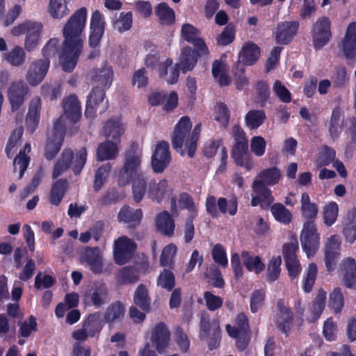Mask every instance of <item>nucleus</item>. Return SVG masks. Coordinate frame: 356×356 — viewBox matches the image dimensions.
Returning <instances> with one entry per match:
<instances>
[{
    "label": "nucleus",
    "instance_id": "864d4df0",
    "mask_svg": "<svg viewBox=\"0 0 356 356\" xmlns=\"http://www.w3.org/2000/svg\"><path fill=\"white\" fill-rule=\"evenodd\" d=\"M317 273L316 264L314 263L309 264L302 280V289L305 293H309L312 291L316 280Z\"/></svg>",
    "mask_w": 356,
    "mask_h": 356
},
{
    "label": "nucleus",
    "instance_id": "a211bd4d",
    "mask_svg": "<svg viewBox=\"0 0 356 356\" xmlns=\"http://www.w3.org/2000/svg\"><path fill=\"white\" fill-rule=\"evenodd\" d=\"M29 92V87L23 81H15L8 90V97L13 111H17L22 106Z\"/></svg>",
    "mask_w": 356,
    "mask_h": 356
},
{
    "label": "nucleus",
    "instance_id": "4d7b16f0",
    "mask_svg": "<svg viewBox=\"0 0 356 356\" xmlns=\"http://www.w3.org/2000/svg\"><path fill=\"white\" fill-rule=\"evenodd\" d=\"M63 143V139L49 137L45 145L44 156L47 160H52L60 150Z\"/></svg>",
    "mask_w": 356,
    "mask_h": 356
},
{
    "label": "nucleus",
    "instance_id": "774afa93",
    "mask_svg": "<svg viewBox=\"0 0 356 356\" xmlns=\"http://www.w3.org/2000/svg\"><path fill=\"white\" fill-rule=\"evenodd\" d=\"M230 119V112L225 103L218 104L217 110L214 120L219 122L222 127L226 128L229 124Z\"/></svg>",
    "mask_w": 356,
    "mask_h": 356
},
{
    "label": "nucleus",
    "instance_id": "39448f33",
    "mask_svg": "<svg viewBox=\"0 0 356 356\" xmlns=\"http://www.w3.org/2000/svg\"><path fill=\"white\" fill-rule=\"evenodd\" d=\"M87 156L86 147H81L75 156L72 149H65L54 165L52 178L56 179L70 168L75 175H79L86 163Z\"/></svg>",
    "mask_w": 356,
    "mask_h": 356
},
{
    "label": "nucleus",
    "instance_id": "4468645a",
    "mask_svg": "<svg viewBox=\"0 0 356 356\" xmlns=\"http://www.w3.org/2000/svg\"><path fill=\"white\" fill-rule=\"evenodd\" d=\"M341 241L338 235L334 234L327 238L325 244V264L327 271L332 272L335 268L341 254Z\"/></svg>",
    "mask_w": 356,
    "mask_h": 356
},
{
    "label": "nucleus",
    "instance_id": "13d9d810",
    "mask_svg": "<svg viewBox=\"0 0 356 356\" xmlns=\"http://www.w3.org/2000/svg\"><path fill=\"white\" fill-rule=\"evenodd\" d=\"M157 285L162 289L171 291L175 286L174 273L168 269H164L157 278Z\"/></svg>",
    "mask_w": 356,
    "mask_h": 356
},
{
    "label": "nucleus",
    "instance_id": "58836bf2",
    "mask_svg": "<svg viewBox=\"0 0 356 356\" xmlns=\"http://www.w3.org/2000/svg\"><path fill=\"white\" fill-rule=\"evenodd\" d=\"M29 26L25 39V48L29 51L33 50L38 44L42 30V24L41 23L33 22Z\"/></svg>",
    "mask_w": 356,
    "mask_h": 356
},
{
    "label": "nucleus",
    "instance_id": "e433bc0d",
    "mask_svg": "<svg viewBox=\"0 0 356 356\" xmlns=\"http://www.w3.org/2000/svg\"><path fill=\"white\" fill-rule=\"evenodd\" d=\"M131 182H132L134 200L136 203H139L147 192V177L145 173H140L136 177H134Z\"/></svg>",
    "mask_w": 356,
    "mask_h": 356
},
{
    "label": "nucleus",
    "instance_id": "bf43d9fd",
    "mask_svg": "<svg viewBox=\"0 0 356 356\" xmlns=\"http://www.w3.org/2000/svg\"><path fill=\"white\" fill-rule=\"evenodd\" d=\"M282 259L280 257H273L267 268V282L271 283L276 281L280 275Z\"/></svg>",
    "mask_w": 356,
    "mask_h": 356
},
{
    "label": "nucleus",
    "instance_id": "7c9ffc66",
    "mask_svg": "<svg viewBox=\"0 0 356 356\" xmlns=\"http://www.w3.org/2000/svg\"><path fill=\"white\" fill-rule=\"evenodd\" d=\"M260 54V49L256 44L245 43L238 55L239 61L246 65H252L259 58Z\"/></svg>",
    "mask_w": 356,
    "mask_h": 356
},
{
    "label": "nucleus",
    "instance_id": "6ab92c4d",
    "mask_svg": "<svg viewBox=\"0 0 356 356\" xmlns=\"http://www.w3.org/2000/svg\"><path fill=\"white\" fill-rule=\"evenodd\" d=\"M231 154L236 165L248 171L254 168L252 157L248 153V143H234Z\"/></svg>",
    "mask_w": 356,
    "mask_h": 356
},
{
    "label": "nucleus",
    "instance_id": "2f4dec72",
    "mask_svg": "<svg viewBox=\"0 0 356 356\" xmlns=\"http://www.w3.org/2000/svg\"><path fill=\"white\" fill-rule=\"evenodd\" d=\"M124 313L125 307L124 304L121 301L117 300L108 305L104 314V318L106 323L111 325L122 321Z\"/></svg>",
    "mask_w": 356,
    "mask_h": 356
},
{
    "label": "nucleus",
    "instance_id": "423d86ee",
    "mask_svg": "<svg viewBox=\"0 0 356 356\" xmlns=\"http://www.w3.org/2000/svg\"><path fill=\"white\" fill-rule=\"evenodd\" d=\"M205 207L207 212L212 218H217L219 212L234 216L238 211V200L236 196H232L229 200L222 197L217 200L215 196L209 195L206 199Z\"/></svg>",
    "mask_w": 356,
    "mask_h": 356
},
{
    "label": "nucleus",
    "instance_id": "f8f14e48",
    "mask_svg": "<svg viewBox=\"0 0 356 356\" xmlns=\"http://www.w3.org/2000/svg\"><path fill=\"white\" fill-rule=\"evenodd\" d=\"M171 161L170 145L166 141L161 140L156 145L152 156V167L154 172L161 173L168 166Z\"/></svg>",
    "mask_w": 356,
    "mask_h": 356
},
{
    "label": "nucleus",
    "instance_id": "4be33fe9",
    "mask_svg": "<svg viewBox=\"0 0 356 356\" xmlns=\"http://www.w3.org/2000/svg\"><path fill=\"white\" fill-rule=\"evenodd\" d=\"M143 216L142 209H134L128 205H124L118 214V220L120 222L127 224L129 229H135L140 225Z\"/></svg>",
    "mask_w": 356,
    "mask_h": 356
},
{
    "label": "nucleus",
    "instance_id": "79ce46f5",
    "mask_svg": "<svg viewBox=\"0 0 356 356\" xmlns=\"http://www.w3.org/2000/svg\"><path fill=\"white\" fill-rule=\"evenodd\" d=\"M108 295L107 286L104 282L96 283L90 294V300L97 307H101L106 302Z\"/></svg>",
    "mask_w": 356,
    "mask_h": 356
},
{
    "label": "nucleus",
    "instance_id": "f3484780",
    "mask_svg": "<svg viewBox=\"0 0 356 356\" xmlns=\"http://www.w3.org/2000/svg\"><path fill=\"white\" fill-rule=\"evenodd\" d=\"M170 202L172 213H177L178 209L186 210L188 212V217L196 218L197 216V207L193 197L187 192L180 193L177 201L175 197H172Z\"/></svg>",
    "mask_w": 356,
    "mask_h": 356
},
{
    "label": "nucleus",
    "instance_id": "680f3d73",
    "mask_svg": "<svg viewBox=\"0 0 356 356\" xmlns=\"http://www.w3.org/2000/svg\"><path fill=\"white\" fill-rule=\"evenodd\" d=\"M177 252V247L173 244L165 246L160 257V264L161 266L172 268L174 257Z\"/></svg>",
    "mask_w": 356,
    "mask_h": 356
},
{
    "label": "nucleus",
    "instance_id": "7ed1b4c3",
    "mask_svg": "<svg viewBox=\"0 0 356 356\" xmlns=\"http://www.w3.org/2000/svg\"><path fill=\"white\" fill-rule=\"evenodd\" d=\"M258 178L253 181L252 187L255 193L264 197L261 209H266L275 200L271 190L267 186H275L279 183L282 178L281 170L277 166L268 168L259 172Z\"/></svg>",
    "mask_w": 356,
    "mask_h": 356
},
{
    "label": "nucleus",
    "instance_id": "ddd939ff",
    "mask_svg": "<svg viewBox=\"0 0 356 356\" xmlns=\"http://www.w3.org/2000/svg\"><path fill=\"white\" fill-rule=\"evenodd\" d=\"M170 336V331L165 322H159L152 327L150 341L159 353H165L169 346Z\"/></svg>",
    "mask_w": 356,
    "mask_h": 356
},
{
    "label": "nucleus",
    "instance_id": "6e6d98bb",
    "mask_svg": "<svg viewBox=\"0 0 356 356\" xmlns=\"http://www.w3.org/2000/svg\"><path fill=\"white\" fill-rule=\"evenodd\" d=\"M111 170V165L109 163L103 164L97 168L93 184L94 190L96 192L99 191L105 184Z\"/></svg>",
    "mask_w": 356,
    "mask_h": 356
},
{
    "label": "nucleus",
    "instance_id": "f03ea898",
    "mask_svg": "<svg viewBox=\"0 0 356 356\" xmlns=\"http://www.w3.org/2000/svg\"><path fill=\"white\" fill-rule=\"evenodd\" d=\"M191 127L190 118L181 117L175 127L172 136V145L181 156H184L187 154L189 157L193 158L200 139L201 124H196L192 131Z\"/></svg>",
    "mask_w": 356,
    "mask_h": 356
},
{
    "label": "nucleus",
    "instance_id": "0e129e2a",
    "mask_svg": "<svg viewBox=\"0 0 356 356\" xmlns=\"http://www.w3.org/2000/svg\"><path fill=\"white\" fill-rule=\"evenodd\" d=\"M236 30L234 26L229 23L216 38L217 44L226 46L231 44L235 39Z\"/></svg>",
    "mask_w": 356,
    "mask_h": 356
},
{
    "label": "nucleus",
    "instance_id": "c9c22d12",
    "mask_svg": "<svg viewBox=\"0 0 356 356\" xmlns=\"http://www.w3.org/2000/svg\"><path fill=\"white\" fill-rule=\"evenodd\" d=\"M113 78V70L107 62L103 63L102 67L97 69L92 77L94 82L99 83L102 87L109 88Z\"/></svg>",
    "mask_w": 356,
    "mask_h": 356
},
{
    "label": "nucleus",
    "instance_id": "9b49d317",
    "mask_svg": "<svg viewBox=\"0 0 356 356\" xmlns=\"http://www.w3.org/2000/svg\"><path fill=\"white\" fill-rule=\"evenodd\" d=\"M276 306L275 323L278 330L288 337L294 321L293 312L283 298L277 300Z\"/></svg>",
    "mask_w": 356,
    "mask_h": 356
},
{
    "label": "nucleus",
    "instance_id": "2eb2a0df",
    "mask_svg": "<svg viewBox=\"0 0 356 356\" xmlns=\"http://www.w3.org/2000/svg\"><path fill=\"white\" fill-rule=\"evenodd\" d=\"M82 263H86L90 270L96 275L103 273V259L98 246H86L80 254Z\"/></svg>",
    "mask_w": 356,
    "mask_h": 356
},
{
    "label": "nucleus",
    "instance_id": "473e14b6",
    "mask_svg": "<svg viewBox=\"0 0 356 356\" xmlns=\"http://www.w3.org/2000/svg\"><path fill=\"white\" fill-rule=\"evenodd\" d=\"M69 188V183L66 179H59L52 184L49 202L55 206H58Z\"/></svg>",
    "mask_w": 356,
    "mask_h": 356
},
{
    "label": "nucleus",
    "instance_id": "72a5a7b5",
    "mask_svg": "<svg viewBox=\"0 0 356 356\" xmlns=\"http://www.w3.org/2000/svg\"><path fill=\"white\" fill-rule=\"evenodd\" d=\"M133 300L134 304L142 311L149 312L151 306V298L145 285L139 284L134 294Z\"/></svg>",
    "mask_w": 356,
    "mask_h": 356
},
{
    "label": "nucleus",
    "instance_id": "37998d69",
    "mask_svg": "<svg viewBox=\"0 0 356 356\" xmlns=\"http://www.w3.org/2000/svg\"><path fill=\"white\" fill-rule=\"evenodd\" d=\"M155 14L163 25H171L175 21V13L166 3H159L155 8Z\"/></svg>",
    "mask_w": 356,
    "mask_h": 356
},
{
    "label": "nucleus",
    "instance_id": "c03bdc74",
    "mask_svg": "<svg viewBox=\"0 0 356 356\" xmlns=\"http://www.w3.org/2000/svg\"><path fill=\"white\" fill-rule=\"evenodd\" d=\"M341 115L342 111L339 106L333 108L329 123V132L332 138H337L341 132L343 124Z\"/></svg>",
    "mask_w": 356,
    "mask_h": 356
},
{
    "label": "nucleus",
    "instance_id": "f704fd0d",
    "mask_svg": "<svg viewBox=\"0 0 356 356\" xmlns=\"http://www.w3.org/2000/svg\"><path fill=\"white\" fill-rule=\"evenodd\" d=\"M200 330L199 337L201 340H205L211 332L213 336H218V334H220L218 320L213 319L211 321L209 317H201Z\"/></svg>",
    "mask_w": 356,
    "mask_h": 356
},
{
    "label": "nucleus",
    "instance_id": "5701e85b",
    "mask_svg": "<svg viewBox=\"0 0 356 356\" xmlns=\"http://www.w3.org/2000/svg\"><path fill=\"white\" fill-rule=\"evenodd\" d=\"M209 54L204 53L199 50V49H193L187 46L182 49L180 56V65H181V71L186 73L188 71L193 70L197 64V60L201 56H207Z\"/></svg>",
    "mask_w": 356,
    "mask_h": 356
},
{
    "label": "nucleus",
    "instance_id": "052dcab7",
    "mask_svg": "<svg viewBox=\"0 0 356 356\" xmlns=\"http://www.w3.org/2000/svg\"><path fill=\"white\" fill-rule=\"evenodd\" d=\"M257 102L261 107H264L268 102L270 90L269 86L265 81H259L256 83Z\"/></svg>",
    "mask_w": 356,
    "mask_h": 356
},
{
    "label": "nucleus",
    "instance_id": "20e7f679",
    "mask_svg": "<svg viewBox=\"0 0 356 356\" xmlns=\"http://www.w3.org/2000/svg\"><path fill=\"white\" fill-rule=\"evenodd\" d=\"M142 150L138 143L132 142L124 153V162L120 170L118 184L124 186L131 180L142 173L140 171L141 165Z\"/></svg>",
    "mask_w": 356,
    "mask_h": 356
},
{
    "label": "nucleus",
    "instance_id": "393cba45",
    "mask_svg": "<svg viewBox=\"0 0 356 356\" xmlns=\"http://www.w3.org/2000/svg\"><path fill=\"white\" fill-rule=\"evenodd\" d=\"M42 102L40 97H37L31 100L26 116V127L30 134L34 133L38 126Z\"/></svg>",
    "mask_w": 356,
    "mask_h": 356
},
{
    "label": "nucleus",
    "instance_id": "6e6552de",
    "mask_svg": "<svg viewBox=\"0 0 356 356\" xmlns=\"http://www.w3.org/2000/svg\"><path fill=\"white\" fill-rule=\"evenodd\" d=\"M302 250L308 257H314L320 246V234L316 225L312 222H304L300 234Z\"/></svg>",
    "mask_w": 356,
    "mask_h": 356
},
{
    "label": "nucleus",
    "instance_id": "1a4fd4ad",
    "mask_svg": "<svg viewBox=\"0 0 356 356\" xmlns=\"http://www.w3.org/2000/svg\"><path fill=\"white\" fill-rule=\"evenodd\" d=\"M311 35L316 50H319L326 45L332 37L330 19L325 16L318 18L312 26Z\"/></svg>",
    "mask_w": 356,
    "mask_h": 356
},
{
    "label": "nucleus",
    "instance_id": "8fccbe9b",
    "mask_svg": "<svg viewBox=\"0 0 356 356\" xmlns=\"http://www.w3.org/2000/svg\"><path fill=\"white\" fill-rule=\"evenodd\" d=\"M266 118L264 110H250L245 116V124L251 129L259 128Z\"/></svg>",
    "mask_w": 356,
    "mask_h": 356
},
{
    "label": "nucleus",
    "instance_id": "338daca9",
    "mask_svg": "<svg viewBox=\"0 0 356 356\" xmlns=\"http://www.w3.org/2000/svg\"><path fill=\"white\" fill-rule=\"evenodd\" d=\"M60 49L59 40L54 38H51L42 49L44 59L42 60H49L52 57L56 56Z\"/></svg>",
    "mask_w": 356,
    "mask_h": 356
},
{
    "label": "nucleus",
    "instance_id": "603ef678",
    "mask_svg": "<svg viewBox=\"0 0 356 356\" xmlns=\"http://www.w3.org/2000/svg\"><path fill=\"white\" fill-rule=\"evenodd\" d=\"M328 306L334 314L341 313L344 306V298L341 288H334L330 293Z\"/></svg>",
    "mask_w": 356,
    "mask_h": 356
},
{
    "label": "nucleus",
    "instance_id": "c756f323",
    "mask_svg": "<svg viewBox=\"0 0 356 356\" xmlns=\"http://www.w3.org/2000/svg\"><path fill=\"white\" fill-rule=\"evenodd\" d=\"M155 225L159 232L167 236H172L175 231V220L170 213L163 211L156 215Z\"/></svg>",
    "mask_w": 356,
    "mask_h": 356
},
{
    "label": "nucleus",
    "instance_id": "ea45409f",
    "mask_svg": "<svg viewBox=\"0 0 356 356\" xmlns=\"http://www.w3.org/2000/svg\"><path fill=\"white\" fill-rule=\"evenodd\" d=\"M140 271L132 266L122 268L117 274V281L121 285L136 283L139 280Z\"/></svg>",
    "mask_w": 356,
    "mask_h": 356
},
{
    "label": "nucleus",
    "instance_id": "c85d7f7f",
    "mask_svg": "<svg viewBox=\"0 0 356 356\" xmlns=\"http://www.w3.org/2000/svg\"><path fill=\"white\" fill-rule=\"evenodd\" d=\"M119 143L106 140L101 143L97 149V159L99 161L115 159L118 154Z\"/></svg>",
    "mask_w": 356,
    "mask_h": 356
},
{
    "label": "nucleus",
    "instance_id": "a19ab883",
    "mask_svg": "<svg viewBox=\"0 0 356 356\" xmlns=\"http://www.w3.org/2000/svg\"><path fill=\"white\" fill-rule=\"evenodd\" d=\"M241 257L243 265L248 271L259 274L264 270L265 264L262 262L259 256L253 257L250 255L248 251H243Z\"/></svg>",
    "mask_w": 356,
    "mask_h": 356
},
{
    "label": "nucleus",
    "instance_id": "a18cd8bd",
    "mask_svg": "<svg viewBox=\"0 0 356 356\" xmlns=\"http://www.w3.org/2000/svg\"><path fill=\"white\" fill-rule=\"evenodd\" d=\"M3 58L10 65L19 67L25 63L26 53L20 46H15L10 51L3 54Z\"/></svg>",
    "mask_w": 356,
    "mask_h": 356
},
{
    "label": "nucleus",
    "instance_id": "aec40b11",
    "mask_svg": "<svg viewBox=\"0 0 356 356\" xmlns=\"http://www.w3.org/2000/svg\"><path fill=\"white\" fill-rule=\"evenodd\" d=\"M50 60H37L31 63L26 79L31 86L39 85L44 79L49 67Z\"/></svg>",
    "mask_w": 356,
    "mask_h": 356
},
{
    "label": "nucleus",
    "instance_id": "09e8293b",
    "mask_svg": "<svg viewBox=\"0 0 356 356\" xmlns=\"http://www.w3.org/2000/svg\"><path fill=\"white\" fill-rule=\"evenodd\" d=\"M83 325L88 332L89 337H93L96 334L99 333L102 329V323L99 312L89 314L84 320Z\"/></svg>",
    "mask_w": 356,
    "mask_h": 356
},
{
    "label": "nucleus",
    "instance_id": "de8ad7c7",
    "mask_svg": "<svg viewBox=\"0 0 356 356\" xmlns=\"http://www.w3.org/2000/svg\"><path fill=\"white\" fill-rule=\"evenodd\" d=\"M48 12L54 19H62L70 13L66 0H50Z\"/></svg>",
    "mask_w": 356,
    "mask_h": 356
},
{
    "label": "nucleus",
    "instance_id": "b1692460",
    "mask_svg": "<svg viewBox=\"0 0 356 356\" xmlns=\"http://www.w3.org/2000/svg\"><path fill=\"white\" fill-rule=\"evenodd\" d=\"M200 31L191 24H184L181 29V38L194 45L200 51L207 53L208 52V47L204 40L199 36Z\"/></svg>",
    "mask_w": 356,
    "mask_h": 356
},
{
    "label": "nucleus",
    "instance_id": "9d476101",
    "mask_svg": "<svg viewBox=\"0 0 356 356\" xmlns=\"http://www.w3.org/2000/svg\"><path fill=\"white\" fill-rule=\"evenodd\" d=\"M106 22L99 10H95L90 22L88 44L91 49L98 48L105 32Z\"/></svg>",
    "mask_w": 356,
    "mask_h": 356
},
{
    "label": "nucleus",
    "instance_id": "3c124183",
    "mask_svg": "<svg viewBox=\"0 0 356 356\" xmlns=\"http://www.w3.org/2000/svg\"><path fill=\"white\" fill-rule=\"evenodd\" d=\"M133 24V15L131 11L124 13L122 12L118 18L113 19L112 26L113 29L119 33H124L129 31Z\"/></svg>",
    "mask_w": 356,
    "mask_h": 356
},
{
    "label": "nucleus",
    "instance_id": "dca6fc26",
    "mask_svg": "<svg viewBox=\"0 0 356 356\" xmlns=\"http://www.w3.org/2000/svg\"><path fill=\"white\" fill-rule=\"evenodd\" d=\"M299 29V23L298 22L284 21L277 24L273 35L277 44H289L296 35Z\"/></svg>",
    "mask_w": 356,
    "mask_h": 356
},
{
    "label": "nucleus",
    "instance_id": "69168bd1",
    "mask_svg": "<svg viewBox=\"0 0 356 356\" xmlns=\"http://www.w3.org/2000/svg\"><path fill=\"white\" fill-rule=\"evenodd\" d=\"M326 300V292L323 289L318 291L317 296L313 301L312 313L314 320L318 319L323 313Z\"/></svg>",
    "mask_w": 356,
    "mask_h": 356
},
{
    "label": "nucleus",
    "instance_id": "5fc2aeb1",
    "mask_svg": "<svg viewBox=\"0 0 356 356\" xmlns=\"http://www.w3.org/2000/svg\"><path fill=\"white\" fill-rule=\"evenodd\" d=\"M339 213L338 204L335 202H330L323 207V222L327 227L332 226L336 222Z\"/></svg>",
    "mask_w": 356,
    "mask_h": 356
},
{
    "label": "nucleus",
    "instance_id": "4c0bfd02",
    "mask_svg": "<svg viewBox=\"0 0 356 356\" xmlns=\"http://www.w3.org/2000/svg\"><path fill=\"white\" fill-rule=\"evenodd\" d=\"M168 187V184L165 179L161 180L158 184H156L154 180H152L148 184V197L160 203L165 197Z\"/></svg>",
    "mask_w": 356,
    "mask_h": 356
},
{
    "label": "nucleus",
    "instance_id": "bb28decb",
    "mask_svg": "<svg viewBox=\"0 0 356 356\" xmlns=\"http://www.w3.org/2000/svg\"><path fill=\"white\" fill-rule=\"evenodd\" d=\"M342 49L348 60L354 59L356 56V22L348 26L342 41Z\"/></svg>",
    "mask_w": 356,
    "mask_h": 356
},
{
    "label": "nucleus",
    "instance_id": "49530a36",
    "mask_svg": "<svg viewBox=\"0 0 356 356\" xmlns=\"http://www.w3.org/2000/svg\"><path fill=\"white\" fill-rule=\"evenodd\" d=\"M269 207H270L272 215L277 222L284 225H289L291 222L292 214L282 203H272Z\"/></svg>",
    "mask_w": 356,
    "mask_h": 356
},
{
    "label": "nucleus",
    "instance_id": "cd10ccee",
    "mask_svg": "<svg viewBox=\"0 0 356 356\" xmlns=\"http://www.w3.org/2000/svg\"><path fill=\"white\" fill-rule=\"evenodd\" d=\"M124 133V128L120 119L112 118L108 119L104 125L103 134L109 140L120 143L121 136Z\"/></svg>",
    "mask_w": 356,
    "mask_h": 356
},
{
    "label": "nucleus",
    "instance_id": "412c9836",
    "mask_svg": "<svg viewBox=\"0 0 356 356\" xmlns=\"http://www.w3.org/2000/svg\"><path fill=\"white\" fill-rule=\"evenodd\" d=\"M342 284L346 288L356 291V261L351 257L342 260L340 264Z\"/></svg>",
    "mask_w": 356,
    "mask_h": 356
},
{
    "label": "nucleus",
    "instance_id": "f257e3e1",
    "mask_svg": "<svg viewBox=\"0 0 356 356\" xmlns=\"http://www.w3.org/2000/svg\"><path fill=\"white\" fill-rule=\"evenodd\" d=\"M87 10L82 7L67 21L63 29L64 42L59 55L65 72H72L83 49L81 33L86 25Z\"/></svg>",
    "mask_w": 356,
    "mask_h": 356
},
{
    "label": "nucleus",
    "instance_id": "0eeeda50",
    "mask_svg": "<svg viewBox=\"0 0 356 356\" xmlns=\"http://www.w3.org/2000/svg\"><path fill=\"white\" fill-rule=\"evenodd\" d=\"M137 249L136 243L126 236H121L114 241L113 259L115 263L122 266L129 262Z\"/></svg>",
    "mask_w": 356,
    "mask_h": 356
},
{
    "label": "nucleus",
    "instance_id": "a878e982",
    "mask_svg": "<svg viewBox=\"0 0 356 356\" xmlns=\"http://www.w3.org/2000/svg\"><path fill=\"white\" fill-rule=\"evenodd\" d=\"M64 115L72 123H76L81 117V104L75 95L66 97L63 100Z\"/></svg>",
    "mask_w": 356,
    "mask_h": 356
},
{
    "label": "nucleus",
    "instance_id": "e2e57ef3",
    "mask_svg": "<svg viewBox=\"0 0 356 356\" xmlns=\"http://www.w3.org/2000/svg\"><path fill=\"white\" fill-rule=\"evenodd\" d=\"M211 256L214 262L222 268H226L228 266V259L226 250L220 243L216 244L211 250Z\"/></svg>",
    "mask_w": 356,
    "mask_h": 356
}]
</instances>
